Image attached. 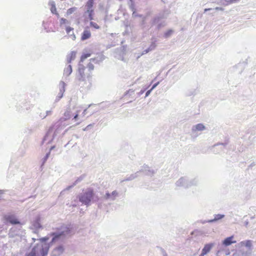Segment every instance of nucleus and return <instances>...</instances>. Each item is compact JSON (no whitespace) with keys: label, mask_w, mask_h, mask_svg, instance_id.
I'll list each match as a JSON object with an SVG mask.
<instances>
[{"label":"nucleus","mask_w":256,"mask_h":256,"mask_svg":"<svg viewBox=\"0 0 256 256\" xmlns=\"http://www.w3.org/2000/svg\"><path fill=\"white\" fill-rule=\"evenodd\" d=\"M86 109H85V110H84V112H83V114H86Z\"/></svg>","instance_id":"obj_55"},{"label":"nucleus","mask_w":256,"mask_h":256,"mask_svg":"<svg viewBox=\"0 0 256 256\" xmlns=\"http://www.w3.org/2000/svg\"><path fill=\"white\" fill-rule=\"evenodd\" d=\"M41 227L42 226L40 222V219L38 218L33 222L32 225V228L34 230V232L36 233L38 230L41 228Z\"/></svg>","instance_id":"obj_13"},{"label":"nucleus","mask_w":256,"mask_h":256,"mask_svg":"<svg viewBox=\"0 0 256 256\" xmlns=\"http://www.w3.org/2000/svg\"><path fill=\"white\" fill-rule=\"evenodd\" d=\"M132 16H137V15H135V14H134V12H133V14H132ZM139 16H142V15H140Z\"/></svg>","instance_id":"obj_53"},{"label":"nucleus","mask_w":256,"mask_h":256,"mask_svg":"<svg viewBox=\"0 0 256 256\" xmlns=\"http://www.w3.org/2000/svg\"><path fill=\"white\" fill-rule=\"evenodd\" d=\"M6 219L8 222H10V223H11L12 224H20V222L12 216H8L6 218Z\"/></svg>","instance_id":"obj_24"},{"label":"nucleus","mask_w":256,"mask_h":256,"mask_svg":"<svg viewBox=\"0 0 256 256\" xmlns=\"http://www.w3.org/2000/svg\"><path fill=\"white\" fill-rule=\"evenodd\" d=\"M40 116L44 118H45L46 116V115H44V114H40Z\"/></svg>","instance_id":"obj_50"},{"label":"nucleus","mask_w":256,"mask_h":256,"mask_svg":"<svg viewBox=\"0 0 256 256\" xmlns=\"http://www.w3.org/2000/svg\"><path fill=\"white\" fill-rule=\"evenodd\" d=\"M105 58L106 57L104 54H98V56L94 58H90V60L94 62L95 64H98L102 62L105 59Z\"/></svg>","instance_id":"obj_12"},{"label":"nucleus","mask_w":256,"mask_h":256,"mask_svg":"<svg viewBox=\"0 0 256 256\" xmlns=\"http://www.w3.org/2000/svg\"><path fill=\"white\" fill-rule=\"evenodd\" d=\"M52 114L51 110H47L46 112V116H48V115H50V114Z\"/></svg>","instance_id":"obj_48"},{"label":"nucleus","mask_w":256,"mask_h":256,"mask_svg":"<svg viewBox=\"0 0 256 256\" xmlns=\"http://www.w3.org/2000/svg\"><path fill=\"white\" fill-rule=\"evenodd\" d=\"M220 144H221V145H223V144H217L216 146H219V145H220Z\"/></svg>","instance_id":"obj_57"},{"label":"nucleus","mask_w":256,"mask_h":256,"mask_svg":"<svg viewBox=\"0 0 256 256\" xmlns=\"http://www.w3.org/2000/svg\"><path fill=\"white\" fill-rule=\"evenodd\" d=\"M32 240H33V241H34V242H35V240H36V238H32Z\"/></svg>","instance_id":"obj_56"},{"label":"nucleus","mask_w":256,"mask_h":256,"mask_svg":"<svg viewBox=\"0 0 256 256\" xmlns=\"http://www.w3.org/2000/svg\"><path fill=\"white\" fill-rule=\"evenodd\" d=\"M94 197V190L91 188H88L85 192L80 194L78 196L80 202L87 206L90 204V202Z\"/></svg>","instance_id":"obj_3"},{"label":"nucleus","mask_w":256,"mask_h":256,"mask_svg":"<svg viewBox=\"0 0 256 256\" xmlns=\"http://www.w3.org/2000/svg\"><path fill=\"white\" fill-rule=\"evenodd\" d=\"M50 152H49L48 153H47L46 154V155L45 156L44 158H43V164L46 161L47 159L48 158V156H50Z\"/></svg>","instance_id":"obj_39"},{"label":"nucleus","mask_w":256,"mask_h":256,"mask_svg":"<svg viewBox=\"0 0 256 256\" xmlns=\"http://www.w3.org/2000/svg\"><path fill=\"white\" fill-rule=\"evenodd\" d=\"M51 12H52L53 14H56V8L55 6L54 5H53L52 6V8H51Z\"/></svg>","instance_id":"obj_41"},{"label":"nucleus","mask_w":256,"mask_h":256,"mask_svg":"<svg viewBox=\"0 0 256 256\" xmlns=\"http://www.w3.org/2000/svg\"><path fill=\"white\" fill-rule=\"evenodd\" d=\"M199 184V180L198 178H188V188L192 186H197Z\"/></svg>","instance_id":"obj_17"},{"label":"nucleus","mask_w":256,"mask_h":256,"mask_svg":"<svg viewBox=\"0 0 256 256\" xmlns=\"http://www.w3.org/2000/svg\"><path fill=\"white\" fill-rule=\"evenodd\" d=\"M164 256H167V254H164Z\"/></svg>","instance_id":"obj_59"},{"label":"nucleus","mask_w":256,"mask_h":256,"mask_svg":"<svg viewBox=\"0 0 256 256\" xmlns=\"http://www.w3.org/2000/svg\"><path fill=\"white\" fill-rule=\"evenodd\" d=\"M98 8L101 11H104L105 12V13L107 12V8H105L104 4L102 3L99 4Z\"/></svg>","instance_id":"obj_31"},{"label":"nucleus","mask_w":256,"mask_h":256,"mask_svg":"<svg viewBox=\"0 0 256 256\" xmlns=\"http://www.w3.org/2000/svg\"><path fill=\"white\" fill-rule=\"evenodd\" d=\"M176 186L184 187V188H188V178L186 177H182L179 178L175 183Z\"/></svg>","instance_id":"obj_6"},{"label":"nucleus","mask_w":256,"mask_h":256,"mask_svg":"<svg viewBox=\"0 0 256 256\" xmlns=\"http://www.w3.org/2000/svg\"><path fill=\"white\" fill-rule=\"evenodd\" d=\"M92 62H90L88 64V68L89 70V71H91V70H94V64L92 63Z\"/></svg>","instance_id":"obj_36"},{"label":"nucleus","mask_w":256,"mask_h":256,"mask_svg":"<svg viewBox=\"0 0 256 256\" xmlns=\"http://www.w3.org/2000/svg\"><path fill=\"white\" fill-rule=\"evenodd\" d=\"M72 232V228L66 225H62L58 228L57 230L52 233L54 236L52 242H54L58 240H63L68 236Z\"/></svg>","instance_id":"obj_2"},{"label":"nucleus","mask_w":256,"mask_h":256,"mask_svg":"<svg viewBox=\"0 0 256 256\" xmlns=\"http://www.w3.org/2000/svg\"><path fill=\"white\" fill-rule=\"evenodd\" d=\"M71 32H72V33L70 32V34H68V35H69L70 37L72 38V40H75L76 37L73 31Z\"/></svg>","instance_id":"obj_42"},{"label":"nucleus","mask_w":256,"mask_h":256,"mask_svg":"<svg viewBox=\"0 0 256 256\" xmlns=\"http://www.w3.org/2000/svg\"><path fill=\"white\" fill-rule=\"evenodd\" d=\"M90 25L93 26L94 28H96V29H98L100 28L99 26L97 24L95 23V22H90Z\"/></svg>","instance_id":"obj_40"},{"label":"nucleus","mask_w":256,"mask_h":256,"mask_svg":"<svg viewBox=\"0 0 256 256\" xmlns=\"http://www.w3.org/2000/svg\"><path fill=\"white\" fill-rule=\"evenodd\" d=\"M82 180V177H80V178H78L77 180L72 184L68 186L66 188L64 189L63 190H62L60 193V195L62 196V195L64 194L66 191L70 190V188H72L74 186L78 183L81 182Z\"/></svg>","instance_id":"obj_15"},{"label":"nucleus","mask_w":256,"mask_h":256,"mask_svg":"<svg viewBox=\"0 0 256 256\" xmlns=\"http://www.w3.org/2000/svg\"><path fill=\"white\" fill-rule=\"evenodd\" d=\"M78 80L79 82H84L86 80L85 75H78L77 76Z\"/></svg>","instance_id":"obj_34"},{"label":"nucleus","mask_w":256,"mask_h":256,"mask_svg":"<svg viewBox=\"0 0 256 256\" xmlns=\"http://www.w3.org/2000/svg\"><path fill=\"white\" fill-rule=\"evenodd\" d=\"M76 56V52H72L71 53L67 56L66 60L68 64L71 62V61L75 58Z\"/></svg>","instance_id":"obj_25"},{"label":"nucleus","mask_w":256,"mask_h":256,"mask_svg":"<svg viewBox=\"0 0 256 256\" xmlns=\"http://www.w3.org/2000/svg\"><path fill=\"white\" fill-rule=\"evenodd\" d=\"M64 120H66L70 117V110H67L64 114Z\"/></svg>","instance_id":"obj_33"},{"label":"nucleus","mask_w":256,"mask_h":256,"mask_svg":"<svg viewBox=\"0 0 256 256\" xmlns=\"http://www.w3.org/2000/svg\"><path fill=\"white\" fill-rule=\"evenodd\" d=\"M240 244L241 246H245L244 241L241 242H240Z\"/></svg>","instance_id":"obj_49"},{"label":"nucleus","mask_w":256,"mask_h":256,"mask_svg":"<svg viewBox=\"0 0 256 256\" xmlns=\"http://www.w3.org/2000/svg\"><path fill=\"white\" fill-rule=\"evenodd\" d=\"M65 86L66 84L63 81H60L59 84L60 86V92L56 98V100L58 101L60 98H61L63 96V94L65 92Z\"/></svg>","instance_id":"obj_8"},{"label":"nucleus","mask_w":256,"mask_h":256,"mask_svg":"<svg viewBox=\"0 0 256 256\" xmlns=\"http://www.w3.org/2000/svg\"><path fill=\"white\" fill-rule=\"evenodd\" d=\"M140 172H144L146 175L152 176L155 172L154 170L151 169L148 166L144 165L141 170H140Z\"/></svg>","instance_id":"obj_9"},{"label":"nucleus","mask_w":256,"mask_h":256,"mask_svg":"<svg viewBox=\"0 0 256 256\" xmlns=\"http://www.w3.org/2000/svg\"><path fill=\"white\" fill-rule=\"evenodd\" d=\"M154 22L158 24V28H160L166 25V23L163 19V17H156L154 20Z\"/></svg>","instance_id":"obj_11"},{"label":"nucleus","mask_w":256,"mask_h":256,"mask_svg":"<svg viewBox=\"0 0 256 256\" xmlns=\"http://www.w3.org/2000/svg\"><path fill=\"white\" fill-rule=\"evenodd\" d=\"M140 172H137L134 174H130V176H127L123 181H130L140 176Z\"/></svg>","instance_id":"obj_23"},{"label":"nucleus","mask_w":256,"mask_h":256,"mask_svg":"<svg viewBox=\"0 0 256 256\" xmlns=\"http://www.w3.org/2000/svg\"><path fill=\"white\" fill-rule=\"evenodd\" d=\"M152 90L150 88V90H148L146 92V96L145 97H147L151 93V92H152Z\"/></svg>","instance_id":"obj_47"},{"label":"nucleus","mask_w":256,"mask_h":256,"mask_svg":"<svg viewBox=\"0 0 256 256\" xmlns=\"http://www.w3.org/2000/svg\"><path fill=\"white\" fill-rule=\"evenodd\" d=\"M205 126L203 124H198L192 126V132L194 134L196 131H202L205 130Z\"/></svg>","instance_id":"obj_14"},{"label":"nucleus","mask_w":256,"mask_h":256,"mask_svg":"<svg viewBox=\"0 0 256 256\" xmlns=\"http://www.w3.org/2000/svg\"><path fill=\"white\" fill-rule=\"evenodd\" d=\"M91 56V53H84L83 52L80 58V62H83L84 60H86V58L90 57Z\"/></svg>","instance_id":"obj_30"},{"label":"nucleus","mask_w":256,"mask_h":256,"mask_svg":"<svg viewBox=\"0 0 256 256\" xmlns=\"http://www.w3.org/2000/svg\"><path fill=\"white\" fill-rule=\"evenodd\" d=\"M213 244H206L202 251L203 252V254H206L208 252H209L213 246Z\"/></svg>","instance_id":"obj_22"},{"label":"nucleus","mask_w":256,"mask_h":256,"mask_svg":"<svg viewBox=\"0 0 256 256\" xmlns=\"http://www.w3.org/2000/svg\"><path fill=\"white\" fill-rule=\"evenodd\" d=\"M64 28L68 34H70L71 32H72L74 30L73 28L70 26V25H66Z\"/></svg>","instance_id":"obj_32"},{"label":"nucleus","mask_w":256,"mask_h":256,"mask_svg":"<svg viewBox=\"0 0 256 256\" xmlns=\"http://www.w3.org/2000/svg\"><path fill=\"white\" fill-rule=\"evenodd\" d=\"M150 52V48H146V50H144L142 54V55H143V54H147L148 53V52Z\"/></svg>","instance_id":"obj_44"},{"label":"nucleus","mask_w":256,"mask_h":256,"mask_svg":"<svg viewBox=\"0 0 256 256\" xmlns=\"http://www.w3.org/2000/svg\"><path fill=\"white\" fill-rule=\"evenodd\" d=\"M145 90H142L140 92V94H142L144 93V92Z\"/></svg>","instance_id":"obj_52"},{"label":"nucleus","mask_w":256,"mask_h":256,"mask_svg":"<svg viewBox=\"0 0 256 256\" xmlns=\"http://www.w3.org/2000/svg\"><path fill=\"white\" fill-rule=\"evenodd\" d=\"M64 252V248L62 246H56L52 252V256H60Z\"/></svg>","instance_id":"obj_10"},{"label":"nucleus","mask_w":256,"mask_h":256,"mask_svg":"<svg viewBox=\"0 0 256 256\" xmlns=\"http://www.w3.org/2000/svg\"><path fill=\"white\" fill-rule=\"evenodd\" d=\"M174 33V30L170 29L164 32V37L166 38H168L172 36Z\"/></svg>","instance_id":"obj_28"},{"label":"nucleus","mask_w":256,"mask_h":256,"mask_svg":"<svg viewBox=\"0 0 256 256\" xmlns=\"http://www.w3.org/2000/svg\"><path fill=\"white\" fill-rule=\"evenodd\" d=\"M90 18H91L90 20L92 19V16H90Z\"/></svg>","instance_id":"obj_61"},{"label":"nucleus","mask_w":256,"mask_h":256,"mask_svg":"<svg viewBox=\"0 0 256 256\" xmlns=\"http://www.w3.org/2000/svg\"><path fill=\"white\" fill-rule=\"evenodd\" d=\"M23 234L24 232L20 228L18 229L16 227H13L10 229L8 236L10 238H14L16 236L22 237L24 236Z\"/></svg>","instance_id":"obj_5"},{"label":"nucleus","mask_w":256,"mask_h":256,"mask_svg":"<svg viewBox=\"0 0 256 256\" xmlns=\"http://www.w3.org/2000/svg\"><path fill=\"white\" fill-rule=\"evenodd\" d=\"M72 66L69 64L64 70V76L66 78L72 72Z\"/></svg>","instance_id":"obj_21"},{"label":"nucleus","mask_w":256,"mask_h":256,"mask_svg":"<svg viewBox=\"0 0 256 256\" xmlns=\"http://www.w3.org/2000/svg\"><path fill=\"white\" fill-rule=\"evenodd\" d=\"M120 192L116 190H114L112 192L106 191V194L102 197V200L104 202H108L109 204L115 200L117 198L120 196Z\"/></svg>","instance_id":"obj_4"},{"label":"nucleus","mask_w":256,"mask_h":256,"mask_svg":"<svg viewBox=\"0 0 256 256\" xmlns=\"http://www.w3.org/2000/svg\"><path fill=\"white\" fill-rule=\"evenodd\" d=\"M219 252H220V250H218V252H217V254H217V255L219 253Z\"/></svg>","instance_id":"obj_60"},{"label":"nucleus","mask_w":256,"mask_h":256,"mask_svg":"<svg viewBox=\"0 0 256 256\" xmlns=\"http://www.w3.org/2000/svg\"><path fill=\"white\" fill-rule=\"evenodd\" d=\"M76 10V8H69L68 10H67V12H66V14L68 15H70L71 14L74 10Z\"/></svg>","instance_id":"obj_38"},{"label":"nucleus","mask_w":256,"mask_h":256,"mask_svg":"<svg viewBox=\"0 0 256 256\" xmlns=\"http://www.w3.org/2000/svg\"><path fill=\"white\" fill-rule=\"evenodd\" d=\"M2 190H0V194H2Z\"/></svg>","instance_id":"obj_58"},{"label":"nucleus","mask_w":256,"mask_h":256,"mask_svg":"<svg viewBox=\"0 0 256 256\" xmlns=\"http://www.w3.org/2000/svg\"><path fill=\"white\" fill-rule=\"evenodd\" d=\"M234 238V236H231L225 238L222 242V244L226 246H228L232 244H234L236 242V241L232 240Z\"/></svg>","instance_id":"obj_18"},{"label":"nucleus","mask_w":256,"mask_h":256,"mask_svg":"<svg viewBox=\"0 0 256 256\" xmlns=\"http://www.w3.org/2000/svg\"><path fill=\"white\" fill-rule=\"evenodd\" d=\"M91 36L90 32L88 30H85L82 34L81 40H85L89 38Z\"/></svg>","instance_id":"obj_20"},{"label":"nucleus","mask_w":256,"mask_h":256,"mask_svg":"<svg viewBox=\"0 0 256 256\" xmlns=\"http://www.w3.org/2000/svg\"><path fill=\"white\" fill-rule=\"evenodd\" d=\"M205 254H203V252H202L200 254V256H204Z\"/></svg>","instance_id":"obj_54"},{"label":"nucleus","mask_w":256,"mask_h":256,"mask_svg":"<svg viewBox=\"0 0 256 256\" xmlns=\"http://www.w3.org/2000/svg\"><path fill=\"white\" fill-rule=\"evenodd\" d=\"M60 26L64 28L66 25H70V22L66 18H62L60 20Z\"/></svg>","instance_id":"obj_27"},{"label":"nucleus","mask_w":256,"mask_h":256,"mask_svg":"<svg viewBox=\"0 0 256 256\" xmlns=\"http://www.w3.org/2000/svg\"><path fill=\"white\" fill-rule=\"evenodd\" d=\"M245 246L247 248H250L252 246V242L250 240H246L244 241Z\"/></svg>","instance_id":"obj_35"},{"label":"nucleus","mask_w":256,"mask_h":256,"mask_svg":"<svg viewBox=\"0 0 256 256\" xmlns=\"http://www.w3.org/2000/svg\"><path fill=\"white\" fill-rule=\"evenodd\" d=\"M114 56L116 58H117L119 60H124L123 54H122V55H120V56H117L116 55Z\"/></svg>","instance_id":"obj_45"},{"label":"nucleus","mask_w":256,"mask_h":256,"mask_svg":"<svg viewBox=\"0 0 256 256\" xmlns=\"http://www.w3.org/2000/svg\"><path fill=\"white\" fill-rule=\"evenodd\" d=\"M160 84V82H158L154 84L152 87L151 89L153 90L154 88H155Z\"/></svg>","instance_id":"obj_46"},{"label":"nucleus","mask_w":256,"mask_h":256,"mask_svg":"<svg viewBox=\"0 0 256 256\" xmlns=\"http://www.w3.org/2000/svg\"><path fill=\"white\" fill-rule=\"evenodd\" d=\"M84 70V66L83 64H80V62L78 64V75H85Z\"/></svg>","instance_id":"obj_26"},{"label":"nucleus","mask_w":256,"mask_h":256,"mask_svg":"<svg viewBox=\"0 0 256 256\" xmlns=\"http://www.w3.org/2000/svg\"><path fill=\"white\" fill-rule=\"evenodd\" d=\"M48 239L45 237L38 240L40 243L37 244L25 256H46L50 248L49 244L46 242Z\"/></svg>","instance_id":"obj_1"},{"label":"nucleus","mask_w":256,"mask_h":256,"mask_svg":"<svg viewBox=\"0 0 256 256\" xmlns=\"http://www.w3.org/2000/svg\"><path fill=\"white\" fill-rule=\"evenodd\" d=\"M152 40L153 41L152 42L150 46L148 47V48H150V51L154 50L156 47V39L153 38H152Z\"/></svg>","instance_id":"obj_29"},{"label":"nucleus","mask_w":256,"mask_h":256,"mask_svg":"<svg viewBox=\"0 0 256 256\" xmlns=\"http://www.w3.org/2000/svg\"><path fill=\"white\" fill-rule=\"evenodd\" d=\"M92 127H93V124H90L88 125L84 129V131L88 130L92 128Z\"/></svg>","instance_id":"obj_43"},{"label":"nucleus","mask_w":256,"mask_h":256,"mask_svg":"<svg viewBox=\"0 0 256 256\" xmlns=\"http://www.w3.org/2000/svg\"><path fill=\"white\" fill-rule=\"evenodd\" d=\"M52 128H50L43 138V142L48 140V142L52 140Z\"/></svg>","instance_id":"obj_19"},{"label":"nucleus","mask_w":256,"mask_h":256,"mask_svg":"<svg viewBox=\"0 0 256 256\" xmlns=\"http://www.w3.org/2000/svg\"><path fill=\"white\" fill-rule=\"evenodd\" d=\"M78 114H76L74 116V119L76 120V118H78Z\"/></svg>","instance_id":"obj_51"},{"label":"nucleus","mask_w":256,"mask_h":256,"mask_svg":"<svg viewBox=\"0 0 256 256\" xmlns=\"http://www.w3.org/2000/svg\"><path fill=\"white\" fill-rule=\"evenodd\" d=\"M224 216H225L224 214H214V219L204 221L203 222V224H204L206 222L212 223V222H216L218 220H220L223 218L224 217Z\"/></svg>","instance_id":"obj_16"},{"label":"nucleus","mask_w":256,"mask_h":256,"mask_svg":"<svg viewBox=\"0 0 256 256\" xmlns=\"http://www.w3.org/2000/svg\"><path fill=\"white\" fill-rule=\"evenodd\" d=\"M226 4H232L238 2L239 0H224Z\"/></svg>","instance_id":"obj_37"},{"label":"nucleus","mask_w":256,"mask_h":256,"mask_svg":"<svg viewBox=\"0 0 256 256\" xmlns=\"http://www.w3.org/2000/svg\"><path fill=\"white\" fill-rule=\"evenodd\" d=\"M94 5V0H88L86 6V12L88 13V16H92L93 14L94 10L92 8Z\"/></svg>","instance_id":"obj_7"}]
</instances>
